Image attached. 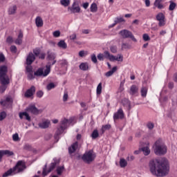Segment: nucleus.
<instances>
[{
  "mask_svg": "<svg viewBox=\"0 0 177 177\" xmlns=\"http://www.w3.org/2000/svg\"><path fill=\"white\" fill-rule=\"evenodd\" d=\"M149 169L155 176H167L169 174V164L165 158L152 160L149 162Z\"/></svg>",
  "mask_w": 177,
  "mask_h": 177,
  "instance_id": "1",
  "label": "nucleus"
},
{
  "mask_svg": "<svg viewBox=\"0 0 177 177\" xmlns=\"http://www.w3.org/2000/svg\"><path fill=\"white\" fill-rule=\"evenodd\" d=\"M100 62H103L105 59H108L110 62H122L124 60V57L121 54H118L117 57L110 54L109 51H104V54L100 53L97 56Z\"/></svg>",
  "mask_w": 177,
  "mask_h": 177,
  "instance_id": "2",
  "label": "nucleus"
},
{
  "mask_svg": "<svg viewBox=\"0 0 177 177\" xmlns=\"http://www.w3.org/2000/svg\"><path fill=\"white\" fill-rule=\"evenodd\" d=\"M24 169H26V163L23 160H19L17 162L15 167L5 172L3 174V177L10 176V175H16V174H19V172H23V170Z\"/></svg>",
  "mask_w": 177,
  "mask_h": 177,
  "instance_id": "3",
  "label": "nucleus"
},
{
  "mask_svg": "<svg viewBox=\"0 0 177 177\" xmlns=\"http://www.w3.org/2000/svg\"><path fill=\"white\" fill-rule=\"evenodd\" d=\"M153 151L156 156H164L167 154V146L158 140L153 145Z\"/></svg>",
  "mask_w": 177,
  "mask_h": 177,
  "instance_id": "4",
  "label": "nucleus"
},
{
  "mask_svg": "<svg viewBox=\"0 0 177 177\" xmlns=\"http://www.w3.org/2000/svg\"><path fill=\"white\" fill-rule=\"evenodd\" d=\"M0 82L1 84H10V80L8 76V66L5 65L0 66Z\"/></svg>",
  "mask_w": 177,
  "mask_h": 177,
  "instance_id": "5",
  "label": "nucleus"
},
{
  "mask_svg": "<svg viewBox=\"0 0 177 177\" xmlns=\"http://www.w3.org/2000/svg\"><path fill=\"white\" fill-rule=\"evenodd\" d=\"M95 158H96V154L92 149L86 151L82 156V160L86 164H91L95 161Z\"/></svg>",
  "mask_w": 177,
  "mask_h": 177,
  "instance_id": "6",
  "label": "nucleus"
},
{
  "mask_svg": "<svg viewBox=\"0 0 177 177\" xmlns=\"http://www.w3.org/2000/svg\"><path fill=\"white\" fill-rule=\"evenodd\" d=\"M50 73V65H46V69L42 68H39L35 73L34 75L36 77H48Z\"/></svg>",
  "mask_w": 177,
  "mask_h": 177,
  "instance_id": "7",
  "label": "nucleus"
},
{
  "mask_svg": "<svg viewBox=\"0 0 177 177\" xmlns=\"http://www.w3.org/2000/svg\"><path fill=\"white\" fill-rule=\"evenodd\" d=\"M67 127H68V120L66 118L62 119L60 122L59 127L57 128L55 133V139H57V136H59V135H62V133L64 132V130L67 128Z\"/></svg>",
  "mask_w": 177,
  "mask_h": 177,
  "instance_id": "8",
  "label": "nucleus"
},
{
  "mask_svg": "<svg viewBox=\"0 0 177 177\" xmlns=\"http://www.w3.org/2000/svg\"><path fill=\"white\" fill-rule=\"evenodd\" d=\"M53 161L54 162L50 163V166L47 171H46V167H48V165L46 164L44 165V167L43 168V172H42L43 176H46L48 174L52 172V171H53V169H55V168L56 167V165H57V164H59V161L57 158H54Z\"/></svg>",
  "mask_w": 177,
  "mask_h": 177,
  "instance_id": "9",
  "label": "nucleus"
},
{
  "mask_svg": "<svg viewBox=\"0 0 177 177\" xmlns=\"http://www.w3.org/2000/svg\"><path fill=\"white\" fill-rule=\"evenodd\" d=\"M120 34L122 37V38H131V39H132L133 42L138 41L136 38H135V36H133V34H132V32L128 30H122L120 32Z\"/></svg>",
  "mask_w": 177,
  "mask_h": 177,
  "instance_id": "10",
  "label": "nucleus"
},
{
  "mask_svg": "<svg viewBox=\"0 0 177 177\" xmlns=\"http://www.w3.org/2000/svg\"><path fill=\"white\" fill-rule=\"evenodd\" d=\"M68 10L71 13H80V12H81V8H80V6L78 5V1H75L72 4V6L68 8Z\"/></svg>",
  "mask_w": 177,
  "mask_h": 177,
  "instance_id": "11",
  "label": "nucleus"
},
{
  "mask_svg": "<svg viewBox=\"0 0 177 177\" xmlns=\"http://www.w3.org/2000/svg\"><path fill=\"white\" fill-rule=\"evenodd\" d=\"M156 20L159 21V27H164L165 26V15L163 13L160 12L156 15Z\"/></svg>",
  "mask_w": 177,
  "mask_h": 177,
  "instance_id": "12",
  "label": "nucleus"
},
{
  "mask_svg": "<svg viewBox=\"0 0 177 177\" xmlns=\"http://www.w3.org/2000/svg\"><path fill=\"white\" fill-rule=\"evenodd\" d=\"M13 103V100L10 97H6L4 100H1L0 102V104L3 106V107H6L7 109L12 106Z\"/></svg>",
  "mask_w": 177,
  "mask_h": 177,
  "instance_id": "13",
  "label": "nucleus"
},
{
  "mask_svg": "<svg viewBox=\"0 0 177 177\" xmlns=\"http://www.w3.org/2000/svg\"><path fill=\"white\" fill-rule=\"evenodd\" d=\"M47 55H48V56H47L48 60H49L50 62L53 60V63L50 64V62H48V66H50V67H51V66L56 64V62H57L55 60L56 54L55 53H50V52L48 51Z\"/></svg>",
  "mask_w": 177,
  "mask_h": 177,
  "instance_id": "14",
  "label": "nucleus"
},
{
  "mask_svg": "<svg viewBox=\"0 0 177 177\" xmlns=\"http://www.w3.org/2000/svg\"><path fill=\"white\" fill-rule=\"evenodd\" d=\"M124 111L120 108L118 110L117 112L113 113V120L114 121H117V120H122L124 119Z\"/></svg>",
  "mask_w": 177,
  "mask_h": 177,
  "instance_id": "15",
  "label": "nucleus"
},
{
  "mask_svg": "<svg viewBox=\"0 0 177 177\" xmlns=\"http://www.w3.org/2000/svg\"><path fill=\"white\" fill-rule=\"evenodd\" d=\"M26 111L31 113L34 115H38L39 114V110L35 107V105H30L26 109Z\"/></svg>",
  "mask_w": 177,
  "mask_h": 177,
  "instance_id": "16",
  "label": "nucleus"
},
{
  "mask_svg": "<svg viewBox=\"0 0 177 177\" xmlns=\"http://www.w3.org/2000/svg\"><path fill=\"white\" fill-rule=\"evenodd\" d=\"M35 61V55L32 52H30L26 57V64L27 66H31L32 63Z\"/></svg>",
  "mask_w": 177,
  "mask_h": 177,
  "instance_id": "17",
  "label": "nucleus"
},
{
  "mask_svg": "<svg viewBox=\"0 0 177 177\" xmlns=\"http://www.w3.org/2000/svg\"><path fill=\"white\" fill-rule=\"evenodd\" d=\"M138 92H139V87L133 84L130 87L129 93V95H131V96H134V95H138Z\"/></svg>",
  "mask_w": 177,
  "mask_h": 177,
  "instance_id": "18",
  "label": "nucleus"
},
{
  "mask_svg": "<svg viewBox=\"0 0 177 177\" xmlns=\"http://www.w3.org/2000/svg\"><path fill=\"white\" fill-rule=\"evenodd\" d=\"M35 93V86H32L25 93V97H31Z\"/></svg>",
  "mask_w": 177,
  "mask_h": 177,
  "instance_id": "19",
  "label": "nucleus"
},
{
  "mask_svg": "<svg viewBox=\"0 0 177 177\" xmlns=\"http://www.w3.org/2000/svg\"><path fill=\"white\" fill-rule=\"evenodd\" d=\"M77 149H78V142H75L73 144H72L71 147H68L69 154H73V153H75Z\"/></svg>",
  "mask_w": 177,
  "mask_h": 177,
  "instance_id": "20",
  "label": "nucleus"
},
{
  "mask_svg": "<svg viewBox=\"0 0 177 177\" xmlns=\"http://www.w3.org/2000/svg\"><path fill=\"white\" fill-rule=\"evenodd\" d=\"M23 37H24L23 32L20 30L19 32L17 38V39H15V41L16 45H21V44H23Z\"/></svg>",
  "mask_w": 177,
  "mask_h": 177,
  "instance_id": "21",
  "label": "nucleus"
},
{
  "mask_svg": "<svg viewBox=\"0 0 177 177\" xmlns=\"http://www.w3.org/2000/svg\"><path fill=\"white\" fill-rule=\"evenodd\" d=\"M49 125H50V121L48 120L39 123V128H41V129H46V128H49Z\"/></svg>",
  "mask_w": 177,
  "mask_h": 177,
  "instance_id": "22",
  "label": "nucleus"
},
{
  "mask_svg": "<svg viewBox=\"0 0 177 177\" xmlns=\"http://www.w3.org/2000/svg\"><path fill=\"white\" fill-rule=\"evenodd\" d=\"M19 115L21 120H23V117H26L27 121H31V117H30V115L27 112H21L19 113Z\"/></svg>",
  "mask_w": 177,
  "mask_h": 177,
  "instance_id": "23",
  "label": "nucleus"
},
{
  "mask_svg": "<svg viewBox=\"0 0 177 177\" xmlns=\"http://www.w3.org/2000/svg\"><path fill=\"white\" fill-rule=\"evenodd\" d=\"M122 103L124 107H127L129 110H131V101H129V100L124 98L122 100Z\"/></svg>",
  "mask_w": 177,
  "mask_h": 177,
  "instance_id": "24",
  "label": "nucleus"
},
{
  "mask_svg": "<svg viewBox=\"0 0 177 177\" xmlns=\"http://www.w3.org/2000/svg\"><path fill=\"white\" fill-rule=\"evenodd\" d=\"M35 24L37 27H42V26H44V21L42 20V18L40 17H36Z\"/></svg>",
  "mask_w": 177,
  "mask_h": 177,
  "instance_id": "25",
  "label": "nucleus"
},
{
  "mask_svg": "<svg viewBox=\"0 0 177 177\" xmlns=\"http://www.w3.org/2000/svg\"><path fill=\"white\" fill-rule=\"evenodd\" d=\"M162 0H156L154 2V6L158 9H164V6L161 3Z\"/></svg>",
  "mask_w": 177,
  "mask_h": 177,
  "instance_id": "26",
  "label": "nucleus"
},
{
  "mask_svg": "<svg viewBox=\"0 0 177 177\" xmlns=\"http://www.w3.org/2000/svg\"><path fill=\"white\" fill-rule=\"evenodd\" d=\"M17 10V7L14 5L8 8V15H15Z\"/></svg>",
  "mask_w": 177,
  "mask_h": 177,
  "instance_id": "27",
  "label": "nucleus"
},
{
  "mask_svg": "<svg viewBox=\"0 0 177 177\" xmlns=\"http://www.w3.org/2000/svg\"><path fill=\"white\" fill-rule=\"evenodd\" d=\"M57 46L62 49H67V44L64 42V40H61L58 42Z\"/></svg>",
  "mask_w": 177,
  "mask_h": 177,
  "instance_id": "28",
  "label": "nucleus"
},
{
  "mask_svg": "<svg viewBox=\"0 0 177 177\" xmlns=\"http://www.w3.org/2000/svg\"><path fill=\"white\" fill-rule=\"evenodd\" d=\"M117 71V66L113 67V68L105 73L106 77H111L114 73Z\"/></svg>",
  "mask_w": 177,
  "mask_h": 177,
  "instance_id": "29",
  "label": "nucleus"
},
{
  "mask_svg": "<svg viewBox=\"0 0 177 177\" xmlns=\"http://www.w3.org/2000/svg\"><path fill=\"white\" fill-rule=\"evenodd\" d=\"M79 68L80 70H82V71H86L89 68V66H88V64H86V63H82L79 66Z\"/></svg>",
  "mask_w": 177,
  "mask_h": 177,
  "instance_id": "30",
  "label": "nucleus"
},
{
  "mask_svg": "<svg viewBox=\"0 0 177 177\" xmlns=\"http://www.w3.org/2000/svg\"><path fill=\"white\" fill-rule=\"evenodd\" d=\"M90 10H91V12H92L93 13H96V12H97V5H96V3H93L91 5Z\"/></svg>",
  "mask_w": 177,
  "mask_h": 177,
  "instance_id": "31",
  "label": "nucleus"
},
{
  "mask_svg": "<svg viewBox=\"0 0 177 177\" xmlns=\"http://www.w3.org/2000/svg\"><path fill=\"white\" fill-rule=\"evenodd\" d=\"M111 128V124L103 125L102 127V129H101L102 133H104V132H106V131L110 129Z\"/></svg>",
  "mask_w": 177,
  "mask_h": 177,
  "instance_id": "32",
  "label": "nucleus"
},
{
  "mask_svg": "<svg viewBox=\"0 0 177 177\" xmlns=\"http://www.w3.org/2000/svg\"><path fill=\"white\" fill-rule=\"evenodd\" d=\"M142 151H143L145 156H149L150 154V149L149 147H144L141 149Z\"/></svg>",
  "mask_w": 177,
  "mask_h": 177,
  "instance_id": "33",
  "label": "nucleus"
},
{
  "mask_svg": "<svg viewBox=\"0 0 177 177\" xmlns=\"http://www.w3.org/2000/svg\"><path fill=\"white\" fill-rule=\"evenodd\" d=\"M57 175H62V174H63V172H64V166H61V167H57Z\"/></svg>",
  "mask_w": 177,
  "mask_h": 177,
  "instance_id": "34",
  "label": "nucleus"
},
{
  "mask_svg": "<svg viewBox=\"0 0 177 177\" xmlns=\"http://www.w3.org/2000/svg\"><path fill=\"white\" fill-rule=\"evenodd\" d=\"M141 96L142 97H146V96H147V87H142L141 88Z\"/></svg>",
  "mask_w": 177,
  "mask_h": 177,
  "instance_id": "35",
  "label": "nucleus"
},
{
  "mask_svg": "<svg viewBox=\"0 0 177 177\" xmlns=\"http://www.w3.org/2000/svg\"><path fill=\"white\" fill-rule=\"evenodd\" d=\"M9 84H1V86H0V93H3L6 91V88H8V86Z\"/></svg>",
  "mask_w": 177,
  "mask_h": 177,
  "instance_id": "36",
  "label": "nucleus"
},
{
  "mask_svg": "<svg viewBox=\"0 0 177 177\" xmlns=\"http://www.w3.org/2000/svg\"><path fill=\"white\" fill-rule=\"evenodd\" d=\"M127 160H125V159L122 158L120 160V165L121 167V168H125V167L127 165Z\"/></svg>",
  "mask_w": 177,
  "mask_h": 177,
  "instance_id": "37",
  "label": "nucleus"
},
{
  "mask_svg": "<svg viewBox=\"0 0 177 177\" xmlns=\"http://www.w3.org/2000/svg\"><path fill=\"white\" fill-rule=\"evenodd\" d=\"M91 138L93 139H97V138H99V131L96 129L94 130L91 133Z\"/></svg>",
  "mask_w": 177,
  "mask_h": 177,
  "instance_id": "38",
  "label": "nucleus"
},
{
  "mask_svg": "<svg viewBox=\"0 0 177 177\" xmlns=\"http://www.w3.org/2000/svg\"><path fill=\"white\" fill-rule=\"evenodd\" d=\"M1 151L3 153V156H13V152L9 150H1Z\"/></svg>",
  "mask_w": 177,
  "mask_h": 177,
  "instance_id": "39",
  "label": "nucleus"
},
{
  "mask_svg": "<svg viewBox=\"0 0 177 177\" xmlns=\"http://www.w3.org/2000/svg\"><path fill=\"white\" fill-rule=\"evenodd\" d=\"M60 3L62 6L67 7L70 5V0H60Z\"/></svg>",
  "mask_w": 177,
  "mask_h": 177,
  "instance_id": "40",
  "label": "nucleus"
},
{
  "mask_svg": "<svg viewBox=\"0 0 177 177\" xmlns=\"http://www.w3.org/2000/svg\"><path fill=\"white\" fill-rule=\"evenodd\" d=\"M33 55H35V56H36L37 57H38L41 53V49L36 48L35 49H33Z\"/></svg>",
  "mask_w": 177,
  "mask_h": 177,
  "instance_id": "41",
  "label": "nucleus"
},
{
  "mask_svg": "<svg viewBox=\"0 0 177 177\" xmlns=\"http://www.w3.org/2000/svg\"><path fill=\"white\" fill-rule=\"evenodd\" d=\"M97 95H100L102 93V82L99 83L96 89Z\"/></svg>",
  "mask_w": 177,
  "mask_h": 177,
  "instance_id": "42",
  "label": "nucleus"
},
{
  "mask_svg": "<svg viewBox=\"0 0 177 177\" xmlns=\"http://www.w3.org/2000/svg\"><path fill=\"white\" fill-rule=\"evenodd\" d=\"M6 112L2 111L0 113V121H3L6 118Z\"/></svg>",
  "mask_w": 177,
  "mask_h": 177,
  "instance_id": "43",
  "label": "nucleus"
},
{
  "mask_svg": "<svg viewBox=\"0 0 177 177\" xmlns=\"http://www.w3.org/2000/svg\"><path fill=\"white\" fill-rule=\"evenodd\" d=\"M176 8V3H175L173 1H170V5L169 6V10H174Z\"/></svg>",
  "mask_w": 177,
  "mask_h": 177,
  "instance_id": "44",
  "label": "nucleus"
},
{
  "mask_svg": "<svg viewBox=\"0 0 177 177\" xmlns=\"http://www.w3.org/2000/svg\"><path fill=\"white\" fill-rule=\"evenodd\" d=\"M60 64L62 67H67L68 62L66 59H62L60 61Z\"/></svg>",
  "mask_w": 177,
  "mask_h": 177,
  "instance_id": "45",
  "label": "nucleus"
},
{
  "mask_svg": "<svg viewBox=\"0 0 177 177\" xmlns=\"http://www.w3.org/2000/svg\"><path fill=\"white\" fill-rule=\"evenodd\" d=\"M147 128H148V129H153L154 128V123L151 122H149L147 124Z\"/></svg>",
  "mask_w": 177,
  "mask_h": 177,
  "instance_id": "46",
  "label": "nucleus"
},
{
  "mask_svg": "<svg viewBox=\"0 0 177 177\" xmlns=\"http://www.w3.org/2000/svg\"><path fill=\"white\" fill-rule=\"evenodd\" d=\"M122 22H125V19H124V18L122 17H118L115 20V23H116L117 24H118V23H122Z\"/></svg>",
  "mask_w": 177,
  "mask_h": 177,
  "instance_id": "47",
  "label": "nucleus"
},
{
  "mask_svg": "<svg viewBox=\"0 0 177 177\" xmlns=\"http://www.w3.org/2000/svg\"><path fill=\"white\" fill-rule=\"evenodd\" d=\"M55 86V83H50L47 85L46 88L48 91H50L51 89H53Z\"/></svg>",
  "mask_w": 177,
  "mask_h": 177,
  "instance_id": "48",
  "label": "nucleus"
},
{
  "mask_svg": "<svg viewBox=\"0 0 177 177\" xmlns=\"http://www.w3.org/2000/svg\"><path fill=\"white\" fill-rule=\"evenodd\" d=\"M28 80H34V78H35V76H34V74L32 73V72L30 73H28Z\"/></svg>",
  "mask_w": 177,
  "mask_h": 177,
  "instance_id": "49",
  "label": "nucleus"
},
{
  "mask_svg": "<svg viewBox=\"0 0 177 177\" xmlns=\"http://www.w3.org/2000/svg\"><path fill=\"white\" fill-rule=\"evenodd\" d=\"M91 62L95 64L97 63V58L96 57V55H91Z\"/></svg>",
  "mask_w": 177,
  "mask_h": 177,
  "instance_id": "50",
  "label": "nucleus"
},
{
  "mask_svg": "<svg viewBox=\"0 0 177 177\" xmlns=\"http://www.w3.org/2000/svg\"><path fill=\"white\" fill-rule=\"evenodd\" d=\"M142 38L145 41H150V36L146 33L142 35Z\"/></svg>",
  "mask_w": 177,
  "mask_h": 177,
  "instance_id": "51",
  "label": "nucleus"
},
{
  "mask_svg": "<svg viewBox=\"0 0 177 177\" xmlns=\"http://www.w3.org/2000/svg\"><path fill=\"white\" fill-rule=\"evenodd\" d=\"M10 51L12 52V53H17V47H16V46H10Z\"/></svg>",
  "mask_w": 177,
  "mask_h": 177,
  "instance_id": "52",
  "label": "nucleus"
},
{
  "mask_svg": "<svg viewBox=\"0 0 177 177\" xmlns=\"http://www.w3.org/2000/svg\"><path fill=\"white\" fill-rule=\"evenodd\" d=\"M68 100V93L66 91H65L63 96V101L67 102Z\"/></svg>",
  "mask_w": 177,
  "mask_h": 177,
  "instance_id": "53",
  "label": "nucleus"
},
{
  "mask_svg": "<svg viewBox=\"0 0 177 177\" xmlns=\"http://www.w3.org/2000/svg\"><path fill=\"white\" fill-rule=\"evenodd\" d=\"M131 48V46L129 45L127 43H123L122 44V49H129Z\"/></svg>",
  "mask_w": 177,
  "mask_h": 177,
  "instance_id": "54",
  "label": "nucleus"
},
{
  "mask_svg": "<svg viewBox=\"0 0 177 177\" xmlns=\"http://www.w3.org/2000/svg\"><path fill=\"white\" fill-rule=\"evenodd\" d=\"M36 96L39 98L42 97V96H44V91H37L36 93Z\"/></svg>",
  "mask_w": 177,
  "mask_h": 177,
  "instance_id": "55",
  "label": "nucleus"
},
{
  "mask_svg": "<svg viewBox=\"0 0 177 177\" xmlns=\"http://www.w3.org/2000/svg\"><path fill=\"white\" fill-rule=\"evenodd\" d=\"M110 50L112 53H117V46H111L110 47Z\"/></svg>",
  "mask_w": 177,
  "mask_h": 177,
  "instance_id": "56",
  "label": "nucleus"
},
{
  "mask_svg": "<svg viewBox=\"0 0 177 177\" xmlns=\"http://www.w3.org/2000/svg\"><path fill=\"white\" fill-rule=\"evenodd\" d=\"M53 35L55 38H58V37H60V31L56 30V31L53 32Z\"/></svg>",
  "mask_w": 177,
  "mask_h": 177,
  "instance_id": "57",
  "label": "nucleus"
},
{
  "mask_svg": "<svg viewBox=\"0 0 177 177\" xmlns=\"http://www.w3.org/2000/svg\"><path fill=\"white\" fill-rule=\"evenodd\" d=\"M12 140H14L15 142H17V140H19V134L18 133L13 134Z\"/></svg>",
  "mask_w": 177,
  "mask_h": 177,
  "instance_id": "58",
  "label": "nucleus"
},
{
  "mask_svg": "<svg viewBox=\"0 0 177 177\" xmlns=\"http://www.w3.org/2000/svg\"><path fill=\"white\" fill-rule=\"evenodd\" d=\"M26 71L27 73H32V66H31V65H28L26 66Z\"/></svg>",
  "mask_w": 177,
  "mask_h": 177,
  "instance_id": "59",
  "label": "nucleus"
},
{
  "mask_svg": "<svg viewBox=\"0 0 177 177\" xmlns=\"http://www.w3.org/2000/svg\"><path fill=\"white\" fill-rule=\"evenodd\" d=\"M46 56V54H45V53H41L39 55V59H41V60H44V59H45V57Z\"/></svg>",
  "mask_w": 177,
  "mask_h": 177,
  "instance_id": "60",
  "label": "nucleus"
},
{
  "mask_svg": "<svg viewBox=\"0 0 177 177\" xmlns=\"http://www.w3.org/2000/svg\"><path fill=\"white\" fill-rule=\"evenodd\" d=\"M6 42H8V44H12V42H13V38H12V37H7Z\"/></svg>",
  "mask_w": 177,
  "mask_h": 177,
  "instance_id": "61",
  "label": "nucleus"
},
{
  "mask_svg": "<svg viewBox=\"0 0 177 177\" xmlns=\"http://www.w3.org/2000/svg\"><path fill=\"white\" fill-rule=\"evenodd\" d=\"M88 6H89V3L86 2V3H83V8H84V9H88Z\"/></svg>",
  "mask_w": 177,
  "mask_h": 177,
  "instance_id": "62",
  "label": "nucleus"
},
{
  "mask_svg": "<svg viewBox=\"0 0 177 177\" xmlns=\"http://www.w3.org/2000/svg\"><path fill=\"white\" fill-rule=\"evenodd\" d=\"M5 61V56L3 54H0V62H4Z\"/></svg>",
  "mask_w": 177,
  "mask_h": 177,
  "instance_id": "63",
  "label": "nucleus"
},
{
  "mask_svg": "<svg viewBox=\"0 0 177 177\" xmlns=\"http://www.w3.org/2000/svg\"><path fill=\"white\" fill-rule=\"evenodd\" d=\"M145 6L147 8H149L150 6V0H145Z\"/></svg>",
  "mask_w": 177,
  "mask_h": 177,
  "instance_id": "64",
  "label": "nucleus"
}]
</instances>
